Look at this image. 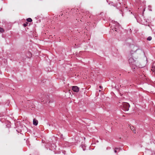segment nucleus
I'll use <instances>...</instances> for the list:
<instances>
[{
	"instance_id": "obj_11",
	"label": "nucleus",
	"mask_w": 155,
	"mask_h": 155,
	"mask_svg": "<svg viewBox=\"0 0 155 155\" xmlns=\"http://www.w3.org/2000/svg\"><path fill=\"white\" fill-rule=\"evenodd\" d=\"M133 130V133H134V134H136V130Z\"/></svg>"
},
{
	"instance_id": "obj_5",
	"label": "nucleus",
	"mask_w": 155,
	"mask_h": 155,
	"mask_svg": "<svg viewBox=\"0 0 155 155\" xmlns=\"http://www.w3.org/2000/svg\"><path fill=\"white\" fill-rule=\"evenodd\" d=\"M38 121L35 119H34L33 120V124L34 125L36 126L38 124Z\"/></svg>"
},
{
	"instance_id": "obj_6",
	"label": "nucleus",
	"mask_w": 155,
	"mask_h": 155,
	"mask_svg": "<svg viewBox=\"0 0 155 155\" xmlns=\"http://www.w3.org/2000/svg\"><path fill=\"white\" fill-rule=\"evenodd\" d=\"M27 21L28 22H31L32 21V19L30 18H28L27 19Z\"/></svg>"
},
{
	"instance_id": "obj_14",
	"label": "nucleus",
	"mask_w": 155,
	"mask_h": 155,
	"mask_svg": "<svg viewBox=\"0 0 155 155\" xmlns=\"http://www.w3.org/2000/svg\"><path fill=\"white\" fill-rule=\"evenodd\" d=\"M115 149L119 150H120V148H115Z\"/></svg>"
},
{
	"instance_id": "obj_3",
	"label": "nucleus",
	"mask_w": 155,
	"mask_h": 155,
	"mask_svg": "<svg viewBox=\"0 0 155 155\" xmlns=\"http://www.w3.org/2000/svg\"><path fill=\"white\" fill-rule=\"evenodd\" d=\"M72 89L74 92H78L79 91V88L77 86H72Z\"/></svg>"
},
{
	"instance_id": "obj_13",
	"label": "nucleus",
	"mask_w": 155,
	"mask_h": 155,
	"mask_svg": "<svg viewBox=\"0 0 155 155\" xmlns=\"http://www.w3.org/2000/svg\"><path fill=\"white\" fill-rule=\"evenodd\" d=\"M114 29L116 31H117V29H116V28H114Z\"/></svg>"
},
{
	"instance_id": "obj_16",
	"label": "nucleus",
	"mask_w": 155,
	"mask_h": 155,
	"mask_svg": "<svg viewBox=\"0 0 155 155\" xmlns=\"http://www.w3.org/2000/svg\"><path fill=\"white\" fill-rule=\"evenodd\" d=\"M102 87L101 86H99V87H100V88H101Z\"/></svg>"
},
{
	"instance_id": "obj_12",
	"label": "nucleus",
	"mask_w": 155,
	"mask_h": 155,
	"mask_svg": "<svg viewBox=\"0 0 155 155\" xmlns=\"http://www.w3.org/2000/svg\"><path fill=\"white\" fill-rule=\"evenodd\" d=\"M27 25L25 24H23V26H24V27H25Z\"/></svg>"
},
{
	"instance_id": "obj_17",
	"label": "nucleus",
	"mask_w": 155,
	"mask_h": 155,
	"mask_svg": "<svg viewBox=\"0 0 155 155\" xmlns=\"http://www.w3.org/2000/svg\"><path fill=\"white\" fill-rule=\"evenodd\" d=\"M145 10V8H144L143 10V11H144Z\"/></svg>"
},
{
	"instance_id": "obj_10",
	"label": "nucleus",
	"mask_w": 155,
	"mask_h": 155,
	"mask_svg": "<svg viewBox=\"0 0 155 155\" xmlns=\"http://www.w3.org/2000/svg\"><path fill=\"white\" fill-rule=\"evenodd\" d=\"M4 29L0 27V32L2 33L4 32Z\"/></svg>"
},
{
	"instance_id": "obj_1",
	"label": "nucleus",
	"mask_w": 155,
	"mask_h": 155,
	"mask_svg": "<svg viewBox=\"0 0 155 155\" xmlns=\"http://www.w3.org/2000/svg\"><path fill=\"white\" fill-rule=\"evenodd\" d=\"M137 54L136 52L131 54L129 56V62L130 64L132 66V68L135 69L136 66Z\"/></svg>"
},
{
	"instance_id": "obj_2",
	"label": "nucleus",
	"mask_w": 155,
	"mask_h": 155,
	"mask_svg": "<svg viewBox=\"0 0 155 155\" xmlns=\"http://www.w3.org/2000/svg\"><path fill=\"white\" fill-rule=\"evenodd\" d=\"M122 106L123 107V109L125 111H128L130 106L128 103L126 102L123 103Z\"/></svg>"
},
{
	"instance_id": "obj_15",
	"label": "nucleus",
	"mask_w": 155,
	"mask_h": 155,
	"mask_svg": "<svg viewBox=\"0 0 155 155\" xmlns=\"http://www.w3.org/2000/svg\"><path fill=\"white\" fill-rule=\"evenodd\" d=\"M114 152L115 153H116L117 152V150H114Z\"/></svg>"
},
{
	"instance_id": "obj_4",
	"label": "nucleus",
	"mask_w": 155,
	"mask_h": 155,
	"mask_svg": "<svg viewBox=\"0 0 155 155\" xmlns=\"http://www.w3.org/2000/svg\"><path fill=\"white\" fill-rule=\"evenodd\" d=\"M46 98H47V99L45 100L44 99L43 101V102H45V103H49L50 102V101L49 100V97L48 96H46Z\"/></svg>"
},
{
	"instance_id": "obj_9",
	"label": "nucleus",
	"mask_w": 155,
	"mask_h": 155,
	"mask_svg": "<svg viewBox=\"0 0 155 155\" xmlns=\"http://www.w3.org/2000/svg\"><path fill=\"white\" fill-rule=\"evenodd\" d=\"M82 148L83 150H85V146L84 145H82Z\"/></svg>"
},
{
	"instance_id": "obj_7",
	"label": "nucleus",
	"mask_w": 155,
	"mask_h": 155,
	"mask_svg": "<svg viewBox=\"0 0 155 155\" xmlns=\"http://www.w3.org/2000/svg\"><path fill=\"white\" fill-rule=\"evenodd\" d=\"M152 38L151 36H149L147 38V40L148 41H150L151 40Z\"/></svg>"
},
{
	"instance_id": "obj_8",
	"label": "nucleus",
	"mask_w": 155,
	"mask_h": 155,
	"mask_svg": "<svg viewBox=\"0 0 155 155\" xmlns=\"http://www.w3.org/2000/svg\"><path fill=\"white\" fill-rule=\"evenodd\" d=\"M129 126H130V128L131 130H134V127L133 126L131 125H129Z\"/></svg>"
}]
</instances>
